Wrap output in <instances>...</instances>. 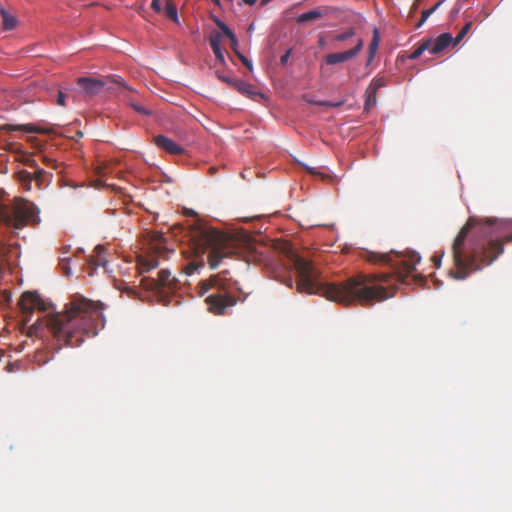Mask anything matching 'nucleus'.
<instances>
[{"mask_svg":"<svg viewBox=\"0 0 512 512\" xmlns=\"http://www.w3.org/2000/svg\"><path fill=\"white\" fill-rule=\"evenodd\" d=\"M52 307L51 302H47L41 298L37 292L26 291L22 295V311L31 314L33 309L47 311Z\"/></svg>","mask_w":512,"mask_h":512,"instance_id":"nucleus-8","label":"nucleus"},{"mask_svg":"<svg viewBox=\"0 0 512 512\" xmlns=\"http://www.w3.org/2000/svg\"><path fill=\"white\" fill-rule=\"evenodd\" d=\"M201 268L202 264L191 262L186 266L185 271L187 275H193L194 273L198 272Z\"/></svg>","mask_w":512,"mask_h":512,"instance_id":"nucleus-31","label":"nucleus"},{"mask_svg":"<svg viewBox=\"0 0 512 512\" xmlns=\"http://www.w3.org/2000/svg\"><path fill=\"white\" fill-rule=\"evenodd\" d=\"M154 141L159 148L163 149L167 153L178 155L184 151L183 147L165 135L156 136Z\"/></svg>","mask_w":512,"mask_h":512,"instance_id":"nucleus-11","label":"nucleus"},{"mask_svg":"<svg viewBox=\"0 0 512 512\" xmlns=\"http://www.w3.org/2000/svg\"><path fill=\"white\" fill-rule=\"evenodd\" d=\"M104 304L94 303L87 298L74 296L65 305V313L47 314L43 321H37L32 328L36 331L49 330L59 343L77 347L84 341V336H96L104 328Z\"/></svg>","mask_w":512,"mask_h":512,"instance_id":"nucleus-2","label":"nucleus"},{"mask_svg":"<svg viewBox=\"0 0 512 512\" xmlns=\"http://www.w3.org/2000/svg\"><path fill=\"white\" fill-rule=\"evenodd\" d=\"M276 278L281 282L283 283L284 285H286L287 287H292L293 284H294V280L292 279V277L290 275H286V276H283V277H280V276H276Z\"/></svg>","mask_w":512,"mask_h":512,"instance_id":"nucleus-32","label":"nucleus"},{"mask_svg":"<svg viewBox=\"0 0 512 512\" xmlns=\"http://www.w3.org/2000/svg\"><path fill=\"white\" fill-rule=\"evenodd\" d=\"M48 100L57 104L58 106H65L66 93L58 86H53L47 89Z\"/></svg>","mask_w":512,"mask_h":512,"instance_id":"nucleus-14","label":"nucleus"},{"mask_svg":"<svg viewBox=\"0 0 512 512\" xmlns=\"http://www.w3.org/2000/svg\"><path fill=\"white\" fill-rule=\"evenodd\" d=\"M237 55L239 57V59L241 60V62L248 68L250 69L251 71L253 70V63L251 60H249L246 56H244L243 54H241L240 52H237Z\"/></svg>","mask_w":512,"mask_h":512,"instance_id":"nucleus-33","label":"nucleus"},{"mask_svg":"<svg viewBox=\"0 0 512 512\" xmlns=\"http://www.w3.org/2000/svg\"><path fill=\"white\" fill-rule=\"evenodd\" d=\"M293 266L297 274V291L300 293L319 294L340 304L358 301L365 305L389 298L382 286L370 284L364 276L351 278L341 284H325L319 280V272L309 260L294 255Z\"/></svg>","mask_w":512,"mask_h":512,"instance_id":"nucleus-3","label":"nucleus"},{"mask_svg":"<svg viewBox=\"0 0 512 512\" xmlns=\"http://www.w3.org/2000/svg\"><path fill=\"white\" fill-rule=\"evenodd\" d=\"M215 285L219 287L222 292L218 294H211L206 298L208 309L214 314H224L226 309L236 304L237 299L233 295V291H239L238 283L236 281L229 282L228 284L221 282L218 278L214 279Z\"/></svg>","mask_w":512,"mask_h":512,"instance_id":"nucleus-6","label":"nucleus"},{"mask_svg":"<svg viewBox=\"0 0 512 512\" xmlns=\"http://www.w3.org/2000/svg\"><path fill=\"white\" fill-rule=\"evenodd\" d=\"M272 0H261L260 2V5L261 6H265L266 4H268L269 2H271Z\"/></svg>","mask_w":512,"mask_h":512,"instance_id":"nucleus-44","label":"nucleus"},{"mask_svg":"<svg viewBox=\"0 0 512 512\" xmlns=\"http://www.w3.org/2000/svg\"><path fill=\"white\" fill-rule=\"evenodd\" d=\"M291 52L292 50L291 49H288L280 58V63L282 65H286L289 61V58H290V55H291Z\"/></svg>","mask_w":512,"mask_h":512,"instance_id":"nucleus-38","label":"nucleus"},{"mask_svg":"<svg viewBox=\"0 0 512 512\" xmlns=\"http://www.w3.org/2000/svg\"><path fill=\"white\" fill-rule=\"evenodd\" d=\"M303 166L308 170V171H312L313 168H311L310 166L306 165V164H303Z\"/></svg>","mask_w":512,"mask_h":512,"instance_id":"nucleus-47","label":"nucleus"},{"mask_svg":"<svg viewBox=\"0 0 512 512\" xmlns=\"http://www.w3.org/2000/svg\"><path fill=\"white\" fill-rule=\"evenodd\" d=\"M380 257H381V260H382V261H388V259H389V256H388V255H386V254H383V255H381Z\"/></svg>","mask_w":512,"mask_h":512,"instance_id":"nucleus-45","label":"nucleus"},{"mask_svg":"<svg viewBox=\"0 0 512 512\" xmlns=\"http://www.w3.org/2000/svg\"><path fill=\"white\" fill-rule=\"evenodd\" d=\"M363 44H364L363 40L361 38H358L357 43L353 48L348 49L343 52L327 54L324 58V61L328 65H336L338 63H342V62L348 61L350 59H353L362 50Z\"/></svg>","mask_w":512,"mask_h":512,"instance_id":"nucleus-9","label":"nucleus"},{"mask_svg":"<svg viewBox=\"0 0 512 512\" xmlns=\"http://www.w3.org/2000/svg\"><path fill=\"white\" fill-rule=\"evenodd\" d=\"M170 277H171L170 270H168V269L160 270V272H159V279H158L159 284L161 286H170L171 285Z\"/></svg>","mask_w":512,"mask_h":512,"instance_id":"nucleus-26","label":"nucleus"},{"mask_svg":"<svg viewBox=\"0 0 512 512\" xmlns=\"http://www.w3.org/2000/svg\"><path fill=\"white\" fill-rule=\"evenodd\" d=\"M412 258L415 260V261H414V263H412V264H411V263H407V264H406V267H407V270H408V271H412V270H414V269H415V266H416V263H419V262H420V260H421V256H420V254H418V253H414V254L412 255Z\"/></svg>","mask_w":512,"mask_h":512,"instance_id":"nucleus-35","label":"nucleus"},{"mask_svg":"<svg viewBox=\"0 0 512 512\" xmlns=\"http://www.w3.org/2000/svg\"><path fill=\"white\" fill-rule=\"evenodd\" d=\"M444 256V251H442L440 254H435L433 257V262L436 268H439L441 266L442 258Z\"/></svg>","mask_w":512,"mask_h":512,"instance_id":"nucleus-37","label":"nucleus"},{"mask_svg":"<svg viewBox=\"0 0 512 512\" xmlns=\"http://www.w3.org/2000/svg\"><path fill=\"white\" fill-rule=\"evenodd\" d=\"M165 13L166 16L171 19L175 23H179V16L177 7L171 2L168 1L165 5Z\"/></svg>","mask_w":512,"mask_h":512,"instance_id":"nucleus-20","label":"nucleus"},{"mask_svg":"<svg viewBox=\"0 0 512 512\" xmlns=\"http://www.w3.org/2000/svg\"><path fill=\"white\" fill-rule=\"evenodd\" d=\"M105 247L103 245H97L94 249L96 255L98 256L97 260L90 258L88 260V266L90 268L89 275L92 276L98 267H103L106 273H112V269L109 267L108 260L103 256L105 254Z\"/></svg>","mask_w":512,"mask_h":512,"instance_id":"nucleus-10","label":"nucleus"},{"mask_svg":"<svg viewBox=\"0 0 512 512\" xmlns=\"http://www.w3.org/2000/svg\"><path fill=\"white\" fill-rule=\"evenodd\" d=\"M71 258L70 257H62L60 259L59 265L62 270V273L64 276H71L72 275V269L70 266Z\"/></svg>","mask_w":512,"mask_h":512,"instance_id":"nucleus-24","label":"nucleus"},{"mask_svg":"<svg viewBox=\"0 0 512 512\" xmlns=\"http://www.w3.org/2000/svg\"><path fill=\"white\" fill-rule=\"evenodd\" d=\"M432 42V39H428L426 41H424L423 43H421L412 53L411 55L409 56V58L411 60H415L417 58H419L426 50H428L430 48V44Z\"/></svg>","mask_w":512,"mask_h":512,"instance_id":"nucleus-21","label":"nucleus"},{"mask_svg":"<svg viewBox=\"0 0 512 512\" xmlns=\"http://www.w3.org/2000/svg\"><path fill=\"white\" fill-rule=\"evenodd\" d=\"M443 1L444 0H441V1L437 2L431 8L423 10L422 11V15H421V19L416 24V28H420L427 21V19L442 5Z\"/></svg>","mask_w":512,"mask_h":512,"instance_id":"nucleus-19","label":"nucleus"},{"mask_svg":"<svg viewBox=\"0 0 512 512\" xmlns=\"http://www.w3.org/2000/svg\"><path fill=\"white\" fill-rule=\"evenodd\" d=\"M460 8H457L455 11H453V14H457L459 12Z\"/></svg>","mask_w":512,"mask_h":512,"instance_id":"nucleus-50","label":"nucleus"},{"mask_svg":"<svg viewBox=\"0 0 512 512\" xmlns=\"http://www.w3.org/2000/svg\"><path fill=\"white\" fill-rule=\"evenodd\" d=\"M386 85V79L384 77L377 76L372 79L371 83L366 88V90L370 91L371 93L377 94L378 90L385 87Z\"/></svg>","mask_w":512,"mask_h":512,"instance_id":"nucleus-18","label":"nucleus"},{"mask_svg":"<svg viewBox=\"0 0 512 512\" xmlns=\"http://www.w3.org/2000/svg\"><path fill=\"white\" fill-rule=\"evenodd\" d=\"M39 208L32 202L17 198L7 206L0 207V222L14 235L28 225H38L41 222Z\"/></svg>","mask_w":512,"mask_h":512,"instance_id":"nucleus-5","label":"nucleus"},{"mask_svg":"<svg viewBox=\"0 0 512 512\" xmlns=\"http://www.w3.org/2000/svg\"><path fill=\"white\" fill-rule=\"evenodd\" d=\"M140 265H141L142 271H150L158 266V260L155 258L141 259Z\"/></svg>","mask_w":512,"mask_h":512,"instance_id":"nucleus-25","label":"nucleus"},{"mask_svg":"<svg viewBox=\"0 0 512 512\" xmlns=\"http://www.w3.org/2000/svg\"><path fill=\"white\" fill-rule=\"evenodd\" d=\"M221 40H222L221 34L219 32H214L209 38V43H210L213 53L215 54L216 59L220 63L224 64L225 57H224V54H223V51L221 48Z\"/></svg>","mask_w":512,"mask_h":512,"instance_id":"nucleus-13","label":"nucleus"},{"mask_svg":"<svg viewBox=\"0 0 512 512\" xmlns=\"http://www.w3.org/2000/svg\"><path fill=\"white\" fill-rule=\"evenodd\" d=\"M378 45H379V33H378V29H375L373 38L369 44V57L367 60V65H369L372 62V60L375 56L376 50L378 48Z\"/></svg>","mask_w":512,"mask_h":512,"instance_id":"nucleus-17","label":"nucleus"},{"mask_svg":"<svg viewBox=\"0 0 512 512\" xmlns=\"http://www.w3.org/2000/svg\"><path fill=\"white\" fill-rule=\"evenodd\" d=\"M254 30V23H251L248 27V32L251 33Z\"/></svg>","mask_w":512,"mask_h":512,"instance_id":"nucleus-46","label":"nucleus"},{"mask_svg":"<svg viewBox=\"0 0 512 512\" xmlns=\"http://www.w3.org/2000/svg\"><path fill=\"white\" fill-rule=\"evenodd\" d=\"M355 35V31L353 28H350L342 33H339L337 36H336V40L337 41H340V42H343V41H346L348 40L349 38L353 37Z\"/></svg>","mask_w":512,"mask_h":512,"instance_id":"nucleus-29","label":"nucleus"},{"mask_svg":"<svg viewBox=\"0 0 512 512\" xmlns=\"http://www.w3.org/2000/svg\"><path fill=\"white\" fill-rule=\"evenodd\" d=\"M451 43H453V36L448 32L442 33L435 39L433 46L430 48V53L434 55L439 54Z\"/></svg>","mask_w":512,"mask_h":512,"instance_id":"nucleus-12","label":"nucleus"},{"mask_svg":"<svg viewBox=\"0 0 512 512\" xmlns=\"http://www.w3.org/2000/svg\"><path fill=\"white\" fill-rule=\"evenodd\" d=\"M242 1H243V3H245L249 6H252L257 2V0H242Z\"/></svg>","mask_w":512,"mask_h":512,"instance_id":"nucleus-43","label":"nucleus"},{"mask_svg":"<svg viewBox=\"0 0 512 512\" xmlns=\"http://www.w3.org/2000/svg\"><path fill=\"white\" fill-rule=\"evenodd\" d=\"M377 105V97L375 93H371L370 91H365V103L364 109L369 111L371 108Z\"/></svg>","mask_w":512,"mask_h":512,"instance_id":"nucleus-23","label":"nucleus"},{"mask_svg":"<svg viewBox=\"0 0 512 512\" xmlns=\"http://www.w3.org/2000/svg\"><path fill=\"white\" fill-rule=\"evenodd\" d=\"M472 27V22H467L464 27L460 30V32L457 34V36L453 37V45H457L462 41V39L465 37V35L469 32V30Z\"/></svg>","mask_w":512,"mask_h":512,"instance_id":"nucleus-27","label":"nucleus"},{"mask_svg":"<svg viewBox=\"0 0 512 512\" xmlns=\"http://www.w3.org/2000/svg\"><path fill=\"white\" fill-rule=\"evenodd\" d=\"M504 240H512V219L470 218L454 240L452 252L458 270L450 275L464 280L472 271L492 264L504 252Z\"/></svg>","mask_w":512,"mask_h":512,"instance_id":"nucleus-1","label":"nucleus"},{"mask_svg":"<svg viewBox=\"0 0 512 512\" xmlns=\"http://www.w3.org/2000/svg\"><path fill=\"white\" fill-rule=\"evenodd\" d=\"M209 171H210L211 174H213V173H215L216 168L215 167H211Z\"/></svg>","mask_w":512,"mask_h":512,"instance_id":"nucleus-48","label":"nucleus"},{"mask_svg":"<svg viewBox=\"0 0 512 512\" xmlns=\"http://www.w3.org/2000/svg\"><path fill=\"white\" fill-rule=\"evenodd\" d=\"M460 8H457L455 11H453V14H457L459 12Z\"/></svg>","mask_w":512,"mask_h":512,"instance_id":"nucleus-51","label":"nucleus"},{"mask_svg":"<svg viewBox=\"0 0 512 512\" xmlns=\"http://www.w3.org/2000/svg\"><path fill=\"white\" fill-rule=\"evenodd\" d=\"M183 213L186 216H192V217L197 216V213L193 209H190V208H184Z\"/></svg>","mask_w":512,"mask_h":512,"instance_id":"nucleus-40","label":"nucleus"},{"mask_svg":"<svg viewBox=\"0 0 512 512\" xmlns=\"http://www.w3.org/2000/svg\"><path fill=\"white\" fill-rule=\"evenodd\" d=\"M76 82L80 88V93L88 98L100 94L104 88L112 90L115 86H121L130 89L125 80L120 76H114L106 80L92 77H79Z\"/></svg>","mask_w":512,"mask_h":512,"instance_id":"nucleus-7","label":"nucleus"},{"mask_svg":"<svg viewBox=\"0 0 512 512\" xmlns=\"http://www.w3.org/2000/svg\"><path fill=\"white\" fill-rule=\"evenodd\" d=\"M218 78L221 81L225 82L226 84H228V85H230L232 87H234V85H235V83L237 81V78H233L231 76H226V75H220V74L218 75Z\"/></svg>","mask_w":512,"mask_h":512,"instance_id":"nucleus-34","label":"nucleus"},{"mask_svg":"<svg viewBox=\"0 0 512 512\" xmlns=\"http://www.w3.org/2000/svg\"><path fill=\"white\" fill-rule=\"evenodd\" d=\"M130 106L139 114H142L145 116L151 115V111L149 109H147L145 106H143L142 104L131 102Z\"/></svg>","mask_w":512,"mask_h":512,"instance_id":"nucleus-28","label":"nucleus"},{"mask_svg":"<svg viewBox=\"0 0 512 512\" xmlns=\"http://www.w3.org/2000/svg\"><path fill=\"white\" fill-rule=\"evenodd\" d=\"M234 88H236L243 95L253 94L252 85L241 79H237Z\"/></svg>","mask_w":512,"mask_h":512,"instance_id":"nucleus-22","label":"nucleus"},{"mask_svg":"<svg viewBox=\"0 0 512 512\" xmlns=\"http://www.w3.org/2000/svg\"><path fill=\"white\" fill-rule=\"evenodd\" d=\"M193 239L198 246L209 248L208 261L211 269L219 266L223 258L239 253L241 245L249 243V235L246 232L226 233L212 228L199 219L192 226Z\"/></svg>","mask_w":512,"mask_h":512,"instance_id":"nucleus-4","label":"nucleus"},{"mask_svg":"<svg viewBox=\"0 0 512 512\" xmlns=\"http://www.w3.org/2000/svg\"><path fill=\"white\" fill-rule=\"evenodd\" d=\"M227 37L230 40L231 47L236 51V48L238 46V39L234 32H232V35H227Z\"/></svg>","mask_w":512,"mask_h":512,"instance_id":"nucleus-36","label":"nucleus"},{"mask_svg":"<svg viewBox=\"0 0 512 512\" xmlns=\"http://www.w3.org/2000/svg\"><path fill=\"white\" fill-rule=\"evenodd\" d=\"M241 176H242V178H244V179L246 178V174H244V173H242V174H241Z\"/></svg>","mask_w":512,"mask_h":512,"instance_id":"nucleus-52","label":"nucleus"},{"mask_svg":"<svg viewBox=\"0 0 512 512\" xmlns=\"http://www.w3.org/2000/svg\"><path fill=\"white\" fill-rule=\"evenodd\" d=\"M0 13H1L2 18H3V28H4V30L9 31V30L14 29L17 26V19H16L15 16L10 14L8 11H6L3 8L1 9Z\"/></svg>","mask_w":512,"mask_h":512,"instance_id":"nucleus-16","label":"nucleus"},{"mask_svg":"<svg viewBox=\"0 0 512 512\" xmlns=\"http://www.w3.org/2000/svg\"><path fill=\"white\" fill-rule=\"evenodd\" d=\"M151 8H152L155 12L159 13V12L162 10L160 0H152Z\"/></svg>","mask_w":512,"mask_h":512,"instance_id":"nucleus-39","label":"nucleus"},{"mask_svg":"<svg viewBox=\"0 0 512 512\" xmlns=\"http://www.w3.org/2000/svg\"><path fill=\"white\" fill-rule=\"evenodd\" d=\"M311 103L316 104L318 106H326V107H328V101L327 100L311 101Z\"/></svg>","mask_w":512,"mask_h":512,"instance_id":"nucleus-41","label":"nucleus"},{"mask_svg":"<svg viewBox=\"0 0 512 512\" xmlns=\"http://www.w3.org/2000/svg\"><path fill=\"white\" fill-rule=\"evenodd\" d=\"M343 104V101H338V102H332V101H328V107H340L341 105Z\"/></svg>","mask_w":512,"mask_h":512,"instance_id":"nucleus-42","label":"nucleus"},{"mask_svg":"<svg viewBox=\"0 0 512 512\" xmlns=\"http://www.w3.org/2000/svg\"><path fill=\"white\" fill-rule=\"evenodd\" d=\"M215 4L220 5V0H213Z\"/></svg>","mask_w":512,"mask_h":512,"instance_id":"nucleus-49","label":"nucleus"},{"mask_svg":"<svg viewBox=\"0 0 512 512\" xmlns=\"http://www.w3.org/2000/svg\"><path fill=\"white\" fill-rule=\"evenodd\" d=\"M323 16V12L316 8L304 13H301L297 16L296 21L298 24H304L310 20H315L321 18Z\"/></svg>","mask_w":512,"mask_h":512,"instance_id":"nucleus-15","label":"nucleus"},{"mask_svg":"<svg viewBox=\"0 0 512 512\" xmlns=\"http://www.w3.org/2000/svg\"><path fill=\"white\" fill-rule=\"evenodd\" d=\"M214 22L215 24L222 30V32L227 36V35H232V30L229 28L228 25H226L221 19L219 18H214Z\"/></svg>","mask_w":512,"mask_h":512,"instance_id":"nucleus-30","label":"nucleus"}]
</instances>
